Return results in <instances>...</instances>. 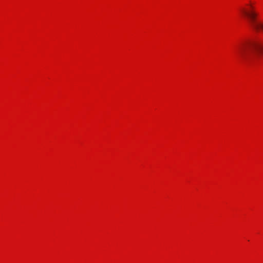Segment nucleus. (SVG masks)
<instances>
[{
  "label": "nucleus",
  "mask_w": 263,
  "mask_h": 263,
  "mask_svg": "<svg viewBox=\"0 0 263 263\" xmlns=\"http://www.w3.org/2000/svg\"><path fill=\"white\" fill-rule=\"evenodd\" d=\"M240 12L248 20L250 25L254 29L259 30L261 29L263 30V24L257 22L258 13L254 10L253 7L250 6V10H247L246 8H242L240 9Z\"/></svg>",
  "instance_id": "obj_2"
},
{
  "label": "nucleus",
  "mask_w": 263,
  "mask_h": 263,
  "mask_svg": "<svg viewBox=\"0 0 263 263\" xmlns=\"http://www.w3.org/2000/svg\"><path fill=\"white\" fill-rule=\"evenodd\" d=\"M238 53L240 59H254L263 53V45L257 41L243 43L238 47Z\"/></svg>",
  "instance_id": "obj_1"
}]
</instances>
